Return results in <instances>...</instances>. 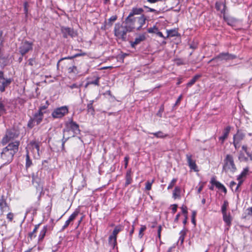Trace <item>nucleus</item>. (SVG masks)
<instances>
[{"label":"nucleus","mask_w":252,"mask_h":252,"mask_svg":"<svg viewBox=\"0 0 252 252\" xmlns=\"http://www.w3.org/2000/svg\"><path fill=\"white\" fill-rule=\"evenodd\" d=\"M216 184L215 185V186L218 188L219 189H222L224 192H226V188H225V187L222 185L219 182H217V183H216Z\"/></svg>","instance_id":"38"},{"label":"nucleus","mask_w":252,"mask_h":252,"mask_svg":"<svg viewBox=\"0 0 252 252\" xmlns=\"http://www.w3.org/2000/svg\"><path fill=\"white\" fill-rule=\"evenodd\" d=\"M14 215L13 213L10 212L7 215V219L10 221H11L13 219Z\"/></svg>","instance_id":"56"},{"label":"nucleus","mask_w":252,"mask_h":252,"mask_svg":"<svg viewBox=\"0 0 252 252\" xmlns=\"http://www.w3.org/2000/svg\"><path fill=\"white\" fill-rule=\"evenodd\" d=\"M61 31L63 37L65 38H67L68 36L73 38L77 35V32L71 28L63 26L61 28Z\"/></svg>","instance_id":"7"},{"label":"nucleus","mask_w":252,"mask_h":252,"mask_svg":"<svg viewBox=\"0 0 252 252\" xmlns=\"http://www.w3.org/2000/svg\"><path fill=\"white\" fill-rule=\"evenodd\" d=\"M153 183V181H152V182L148 181L146 183L145 189L146 190H150L151 189L152 185Z\"/></svg>","instance_id":"50"},{"label":"nucleus","mask_w":252,"mask_h":252,"mask_svg":"<svg viewBox=\"0 0 252 252\" xmlns=\"http://www.w3.org/2000/svg\"><path fill=\"white\" fill-rule=\"evenodd\" d=\"M162 229V227L161 225H159L158 226V238L160 239L161 237V231Z\"/></svg>","instance_id":"59"},{"label":"nucleus","mask_w":252,"mask_h":252,"mask_svg":"<svg viewBox=\"0 0 252 252\" xmlns=\"http://www.w3.org/2000/svg\"><path fill=\"white\" fill-rule=\"evenodd\" d=\"M177 182L176 179H173L169 185H168L167 187V189H169L173 188V187L174 186L175 183Z\"/></svg>","instance_id":"49"},{"label":"nucleus","mask_w":252,"mask_h":252,"mask_svg":"<svg viewBox=\"0 0 252 252\" xmlns=\"http://www.w3.org/2000/svg\"><path fill=\"white\" fill-rule=\"evenodd\" d=\"M164 111V108H163V107L162 106H161L158 111L157 112V115L159 117H162V112H163Z\"/></svg>","instance_id":"53"},{"label":"nucleus","mask_w":252,"mask_h":252,"mask_svg":"<svg viewBox=\"0 0 252 252\" xmlns=\"http://www.w3.org/2000/svg\"><path fill=\"white\" fill-rule=\"evenodd\" d=\"M158 31V28L156 26H154L153 28H150L148 29V32L149 33H156Z\"/></svg>","instance_id":"40"},{"label":"nucleus","mask_w":252,"mask_h":252,"mask_svg":"<svg viewBox=\"0 0 252 252\" xmlns=\"http://www.w3.org/2000/svg\"><path fill=\"white\" fill-rule=\"evenodd\" d=\"M228 206V202L227 200H224L221 208L222 214L226 213Z\"/></svg>","instance_id":"34"},{"label":"nucleus","mask_w":252,"mask_h":252,"mask_svg":"<svg viewBox=\"0 0 252 252\" xmlns=\"http://www.w3.org/2000/svg\"><path fill=\"white\" fill-rule=\"evenodd\" d=\"M186 158L187 162L189 168L193 170L194 171H198L197 166L195 163V161L192 159V156L190 154H187Z\"/></svg>","instance_id":"14"},{"label":"nucleus","mask_w":252,"mask_h":252,"mask_svg":"<svg viewBox=\"0 0 252 252\" xmlns=\"http://www.w3.org/2000/svg\"><path fill=\"white\" fill-rule=\"evenodd\" d=\"M12 79L11 78H4L0 80V92L2 93L5 90V88L7 87L12 82Z\"/></svg>","instance_id":"13"},{"label":"nucleus","mask_w":252,"mask_h":252,"mask_svg":"<svg viewBox=\"0 0 252 252\" xmlns=\"http://www.w3.org/2000/svg\"><path fill=\"white\" fill-rule=\"evenodd\" d=\"M146 39V36L144 34H140L135 38L134 41H130V45L132 48H135V46L140 44L142 41Z\"/></svg>","instance_id":"16"},{"label":"nucleus","mask_w":252,"mask_h":252,"mask_svg":"<svg viewBox=\"0 0 252 252\" xmlns=\"http://www.w3.org/2000/svg\"><path fill=\"white\" fill-rule=\"evenodd\" d=\"M236 186H237L236 183L234 181H231L230 183V187L232 190H233V188Z\"/></svg>","instance_id":"62"},{"label":"nucleus","mask_w":252,"mask_h":252,"mask_svg":"<svg viewBox=\"0 0 252 252\" xmlns=\"http://www.w3.org/2000/svg\"><path fill=\"white\" fill-rule=\"evenodd\" d=\"M245 137V134L240 130H238L237 133L234 135L233 140H236L237 143H240V142Z\"/></svg>","instance_id":"19"},{"label":"nucleus","mask_w":252,"mask_h":252,"mask_svg":"<svg viewBox=\"0 0 252 252\" xmlns=\"http://www.w3.org/2000/svg\"><path fill=\"white\" fill-rule=\"evenodd\" d=\"M74 59V58L73 57V56H68V57H66L63 58L61 59L59 61V62H58V63H57V66L59 65V64L60 62H61L62 61H63L64 60H67V59L71 60V59Z\"/></svg>","instance_id":"58"},{"label":"nucleus","mask_w":252,"mask_h":252,"mask_svg":"<svg viewBox=\"0 0 252 252\" xmlns=\"http://www.w3.org/2000/svg\"><path fill=\"white\" fill-rule=\"evenodd\" d=\"M128 159H129L128 157H127V156L125 157V158H124V161L125 162V168H126L127 166Z\"/></svg>","instance_id":"61"},{"label":"nucleus","mask_w":252,"mask_h":252,"mask_svg":"<svg viewBox=\"0 0 252 252\" xmlns=\"http://www.w3.org/2000/svg\"><path fill=\"white\" fill-rule=\"evenodd\" d=\"M180 236L179 240L181 241V243H183L184 241V237L186 234V231L184 229L181 230L180 232Z\"/></svg>","instance_id":"37"},{"label":"nucleus","mask_w":252,"mask_h":252,"mask_svg":"<svg viewBox=\"0 0 252 252\" xmlns=\"http://www.w3.org/2000/svg\"><path fill=\"white\" fill-rule=\"evenodd\" d=\"M32 164V160L31 159L29 153L28 151H27V154L26 155V169L29 168L30 167H31Z\"/></svg>","instance_id":"27"},{"label":"nucleus","mask_w":252,"mask_h":252,"mask_svg":"<svg viewBox=\"0 0 252 252\" xmlns=\"http://www.w3.org/2000/svg\"><path fill=\"white\" fill-rule=\"evenodd\" d=\"M87 109H88V111L89 112H91L92 113H93L94 112V109L93 106V105H91V104H88Z\"/></svg>","instance_id":"54"},{"label":"nucleus","mask_w":252,"mask_h":252,"mask_svg":"<svg viewBox=\"0 0 252 252\" xmlns=\"http://www.w3.org/2000/svg\"><path fill=\"white\" fill-rule=\"evenodd\" d=\"M43 118V114L37 112L33 115V117L29 121L28 126L32 127L34 126L39 125L42 121Z\"/></svg>","instance_id":"5"},{"label":"nucleus","mask_w":252,"mask_h":252,"mask_svg":"<svg viewBox=\"0 0 252 252\" xmlns=\"http://www.w3.org/2000/svg\"><path fill=\"white\" fill-rule=\"evenodd\" d=\"M81 86V85H77L76 83L73 84L72 85L68 86L70 89H73L74 88H80Z\"/></svg>","instance_id":"57"},{"label":"nucleus","mask_w":252,"mask_h":252,"mask_svg":"<svg viewBox=\"0 0 252 252\" xmlns=\"http://www.w3.org/2000/svg\"><path fill=\"white\" fill-rule=\"evenodd\" d=\"M68 112L67 106H62L55 109L52 113V116L55 118H60L63 117Z\"/></svg>","instance_id":"6"},{"label":"nucleus","mask_w":252,"mask_h":252,"mask_svg":"<svg viewBox=\"0 0 252 252\" xmlns=\"http://www.w3.org/2000/svg\"><path fill=\"white\" fill-rule=\"evenodd\" d=\"M150 134L154 135L155 137L158 138H164L168 136L167 134H165L161 131H158L156 132H152L150 133Z\"/></svg>","instance_id":"26"},{"label":"nucleus","mask_w":252,"mask_h":252,"mask_svg":"<svg viewBox=\"0 0 252 252\" xmlns=\"http://www.w3.org/2000/svg\"><path fill=\"white\" fill-rule=\"evenodd\" d=\"M143 11L142 8L133 7L128 15L129 17H133L135 15L141 14Z\"/></svg>","instance_id":"20"},{"label":"nucleus","mask_w":252,"mask_h":252,"mask_svg":"<svg viewBox=\"0 0 252 252\" xmlns=\"http://www.w3.org/2000/svg\"><path fill=\"white\" fill-rule=\"evenodd\" d=\"M177 205L176 204L173 205L172 210L173 213H175L177 211Z\"/></svg>","instance_id":"64"},{"label":"nucleus","mask_w":252,"mask_h":252,"mask_svg":"<svg viewBox=\"0 0 252 252\" xmlns=\"http://www.w3.org/2000/svg\"><path fill=\"white\" fill-rule=\"evenodd\" d=\"M180 189L178 187H176L173 192V197L175 199L180 196Z\"/></svg>","instance_id":"33"},{"label":"nucleus","mask_w":252,"mask_h":252,"mask_svg":"<svg viewBox=\"0 0 252 252\" xmlns=\"http://www.w3.org/2000/svg\"><path fill=\"white\" fill-rule=\"evenodd\" d=\"M181 209L182 211V213L184 214V216H187L188 215L187 207L186 206H183L181 207Z\"/></svg>","instance_id":"55"},{"label":"nucleus","mask_w":252,"mask_h":252,"mask_svg":"<svg viewBox=\"0 0 252 252\" xmlns=\"http://www.w3.org/2000/svg\"><path fill=\"white\" fill-rule=\"evenodd\" d=\"M46 103L47 104L46 105L41 106H40L39 107V110L38 111V112H40L42 114H44V113H45V112H43V111L45 110L47 108V106L48 105V101H46Z\"/></svg>","instance_id":"45"},{"label":"nucleus","mask_w":252,"mask_h":252,"mask_svg":"<svg viewBox=\"0 0 252 252\" xmlns=\"http://www.w3.org/2000/svg\"><path fill=\"white\" fill-rule=\"evenodd\" d=\"M239 159L241 161H247L248 160V158L244 156L243 154H240Z\"/></svg>","instance_id":"52"},{"label":"nucleus","mask_w":252,"mask_h":252,"mask_svg":"<svg viewBox=\"0 0 252 252\" xmlns=\"http://www.w3.org/2000/svg\"><path fill=\"white\" fill-rule=\"evenodd\" d=\"M237 180L239 181V182H238V184L237 185V186L235 187V189L234 190V191L235 192L239 191V188L241 186V185L242 184V183H243V182L244 181V179H239V180Z\"/></svg>","instance_id":"46"},{"label":"nucleus","mask_w":252,"mask_h":252,"mask_svg":"<svg viewBox=\"0 0 252 252\" xmlns=\"http://www.w3.org/2000/svg\"><path fill=\"white\" fill-rule=\"evenodd\" d=\"M124 24L127 29V31L130 32L134 29H136V19L128 15L125 19Z\"/></svg>","instance_id":"9"},{"label":"nucleus","mask_w":252,"mask_h":252,"mask_svg":"<svg viewBox=\"0 0 252 252\" xmlns=\"http://www.w3.org/2000/svg\"><path fill=\"white\" fill-rule=\"evenodd\" d=\"M131 169H129L127 171L126 175V183L125 186L126 187L128 185L130 184L132 182V178H131Z\"/></svg>","instance_id":"22"},{"label":"nucleus","mask_w":252,"mask_h":252,"mask_svg":"<svg viewBox=\"0 0 252 252\" xmlns=\"http://www.w3.org/2000/svg\"><path fill=\"white\" fill-rule=\"evenodd\" d=\"M47 226H44L42 230L40 231V234L38 236V242L42 241L47 232Z\"/></svg>","instance_id":"24"},{"label":"nucleus","mask_w":252,"mask_h":252,"mask_svg":"<svg viewBox=\"0 0 252 252\" xmlns=\"http://www.w3.org/2000/svg\"><path fill=\"white\" fill-rule=\"evenodd\" d=\"M236 142L237 141L236 140H233V144H234V147L236 149H237L239 148L240 145H239V143H237Z\"/></svg>","instance_id":"63"},{"label":"nucleus","mask_w":252,"mask_h":252,"mask_svg":"<svg viewBox=\"0 0 252 252\" xmlns=\"http://www.w3.org/2000/svg\"><path fill=\"white\" fill-rule=\"evenodd\" d=\"M17 136V135L16 134V133L13 130H7L5 136L3 138L2 140V143L3 145L6 144L11 139H14Z\"/></svg>","instance_id":"12"},{"label":"nucleus","mask_w":252,"mask_h":252,"mask_svg":"<svg viewBox=\"0 0 252 252\" xmlns=\"http://www.w3.org/2000/svg\"><path fill=\"white\" fill-rule=\"evenodd\" d=\"M28 62H29V64L30 65L32 66L35 63V61L34 59L31 58L29 60Z\"/></svg>","instance_id":"60"},{"label":"nucleus","mask_w":252,"mask_h":252,"mask_svg":"<svg viewBox=\"0 0 252 252\" xmlns=\"http://www.w3.org/2000/svg\"><path fill=\"white\" fill-rule=\"evenodd\" d=\"M32 144L33 148L36 149L37 152H38V151H39V145L38 143L36 142H33L32 143Z\"/></svg>","instance_id":"51"},{"label":"nucleus","mask_w":252,"mask_h":252,"mask_svg":"<svg viewBox=\"0 0 252 252\" xmlns=\"http://www.w3.org/2000/svg\"><path fill=\"white\" fill-rule=\"evenodd\" d=\"M108 242L109 245L114 248L117 244V237L113 236L111 235H110L109 237Z\"/></svg>","instance_id":"29"},{"label":"nucleus","mask_w":252,"mask_h":252,"mask_svg":"<svg viewBox=\"0 0 252 252\" xmlns=\"http://www.w3.org/2000/svg\"><path fill=\"white\" fill-rule=\"evenodd\" d=\"M223 220L227 224V225L230 226L231 223L232 219L230 214H227V213L222 214Z\"/></svg>","instance_id":"23"},{"label":"nucleus","mask_w":252,"mask_h":252,"mask_svg":"<svg viewBox=\"0 0 252 252\" xmlns=\"http://www.w3.org/2000/svg\"><path fill=\"white\" fill-rule=\"evenodd\" d=\"M117 18V16H111L109 19H108V22L107 24V25H108L109 27H111L112 26V22H114L116 20Z\"/></svg>","instance_id":"39"},{"label":"nucleus","mask_w":252,"mask_h":252,"mask_svg":"<svg viewBox=\"0 0 252 252\" xmlns=\"http://www.w3.org/2000/svg\"><path fill=\"white\" fill-rule=\"evenodd\" d=\"M14 155L4 148L1 153V159L3 164H6L11 162L13 159Z\"/></svg>","instance_id":"10"},{"label":"nucleus","mask_w":252,"mask_h":252,"mask_svg":"<svg viewBox=\"0 0 252 252\" xmlns=\"http://www.w3.org/2000/svg\"><path fill=\"white\" fill-rule=\"evenodd\" d=\"M114 31L115 35L119 39H121L123 40L126 39V33L129 32L127 31L125 26L120 23L115 24Z\"/></svg>","instance_id":"3"},{"label":"nucleus","mask_w":252,"mask_h":252,"mask_svg":"<svg viewBox=\"0 0 252 252\" xmlns=\"http://www.w3.org/2000/svg\"><path fill=\"white\" fill-rule=\"evenodd\" d=\"M0 208L2 212L8 211L9 210V206H8L6 200L3 199V196L0 199Z\"/></svg>","instance_id":"18"},{"label":"nucleus","mask_w":252,"mask_h":252,"mask_svg":"<svg viewBox=\"0 0 252 252\" xmlns=\"http://www.w3.org/2000/svg\"><path fill=\"white\" fill-rule=\"evenodd\" d=\"M39 225L40 224L35 225L32 231L29 233V237H30L31 240H32L33 237L34 238L36 237L35 233L36 232Z\"/></svg>","instance_id":"31"},{"label":"nucleus","mask_w":252,"mask_h":252,"mask_svg":"<svg viewBox=\"0 0 252 252\" xmlns=\"http://www.w3.org/2000/svg\"><path fill=\"white\" fill-rule=\"evenodd\" d=\"M230 126H227V127H226L224 129V131L223 132V135L220 137L219 139L221 141V142H223V141L227 138V136H228V135L229 133V131L230 130Z\"/></svg>","instance_id":"21"},{"label":"nucleus","mask_w":252,"mask_h":252,"mask_svg":"<svg viewBox=\"0 0 252 252\" xmlns=\"http://www.w3.org/2000/svg\"><path fill=\"white\" fill-rule=\"evenodd\" d=\"M32 42L28 41L22 42L19 48V52L22 56H24L30 51L32 50Z\"/></svg>","instance_id":"8"},{"label":"nucleus","mask_w":252,"mask_h":252,"mask_svg":"<svg viewBox=\"0 0 252 252\" xmlns=\"http://www.w3.org/2000/svg\"><path fill=\"white\" fill-rule=\"evenodd\" d=\"M39 179L37 178L32 177V182L33 184H36L37 185H35L36 188L37 189L38 187H40Z\"/></svg>","instance_id":"42"},{"label":"nucleus","mask_w":252,"mask_h":252,"mask_svg":"<svg viewBox=\"0 0 252 252\" xmlns=\"http://www.w3.org/2000/svg\"><path fill=\"white\" fill-rule=\"evenodd\" d=\"M236 58V56L235 55L229 54L228 52H222L212 59L209 63L214 62L218 65L223 61L227 62Z\"/></svg>","instance_id":"2"},{"label":"nucleus","mask_w":252,"mask_h":252,"mask_svg":"<svg viewBox=\"0 0 252 252\" xmlns=\"http://www.w3.org/2000/svg\"><path fill=\"white\" fill-rule=\"evenodd\" d=\"M72 221L69 220V219H68L65 222V223L64 224L63 226L62 227V228L61 229V231H63V230H64L66 228H67L68 227V226L70 224V223Z\"/></svg>","instance_id":"47"},{"label":"nucleus","mask_w":252,"mask_h":252,"mask_svg":"<svg viewBox=\"0 0 252 252\" xmlns=\"http://www.w3.org/2000/svg\"><path fill=\"white\" fill-rule=\"evenodd\" d=\"M20 142L17 141L10 143L6 147L5 149L7 150L10 153H11L12 155H14L18 152Z\"/></svg>","instance_id":"11"},{"label":"nucleus","mask_w":252,"mask_h":252,"mask_svg":"<svg viewBox=\"0 0 252 252\" xmlns=\"http://www.w3.org/2000/svg\"><path fill=\"white\" fill-rule=\"evenodd\" d=\"M146 227L145 225H142L140 227L139 232V237L141 238L143 236V232L146 230Z\"/></svg>","instance_id":"41"},{"label":"nucleus","mask_w":252,"mask_h":252,"mask_svg":"<svg viewBox=\"0 0 252 252\" xmlns=\"http://www.w3.org/2000/svg\"><path fill=\"white\" fill-rule=\"evenodd\" d=\"M223 19L227 23V24L230 26H232L235 23L234 19L226 16L225 14H223Z\"/></svg>","instance_id":"32"},{"label":"nucleus","mask_w":252,"mask_h":252,"mask_svg":"<svg viewBox=\"0 0 252 252\" xmlns=\"http://www.w3.org/2000/svg\"><path fill=\"white\" fill-rule=\"evenodd\" d=\"M90 85H94L96 86H99V78L97 77L94 80L90 81H89Z\"/></svg>","instance_id":"44"},{"label":"nucleus","mask_w":252,"mask_h":252,"mask_svg":"<svg viewBox=\"0 0 252 252\" xmlns=\"http://www.w3.org/2000/svg\"><path fill=\"white\" fill-rule=\"evenodd\" d=\"M196 215V212L195 211H192V214H191V222L194 225H196V221H195Z\"/></svg>","instance_id":"43"},{"label":"nucleus","mask_w":252,"mask_h":252,"mask_svg":"<svg viewBox=\"0 0 252 252\" xmlns=\"http://www.w3.org/2000/svg\"><path fill=\"white\" fill-rule=\"evenodd\" d=\"M65 126L66 128L63 130V133H65V132H69L70 130H71L73 132L74 134H77L79 133L80 129L79 125L72 120L66 123Z\"/></svg>","instance_id":"4"},{"label":"nucleus","mask_w":252,"mask_h":252,"mask_svg":"<svg viewBox=\"0 0 252 252\" xmlns=\"http://www.w3.org/2000/svg\"><path fill=\"white\" fill-rule=\"evenodd\" d=\"M224 164L222 169L225 172L234 173L237 168L234 163L233 157L231 155H227L223 160Z\"/></svg>","instance_id":"1"},{"label":"nucleus","mask_w":252,"mask_h":252,"mask_svg":"<svg viewBox=\"0 0 252 252\" xmlns=\"http://www.w3.org/2000/svg\"><path fill=\"white\" fill-rule=\"evenodd\" d=\"M201 77V75L199 74H197L193 77V78L187 83V87H190L192 85H193L196 81Z\"/></svg>","instance_id":"28"},{"label":"nucleus","mask_w":252,"mask_h":252,"mask_svg":"<svg viewBox=\"0 0 252 252\" xmlns=\"http://www.w3.org/2000/svg\"><path fill=\"white\" fill-rule=\"evenodd\" d=\"M134 18L136 19V23L138 25V26H136V30H140L145 24L146 18L144 15H142L139 17Z\"/></svg>","instance_id":"15"},{"label":"nucleus","mask_w":252,"mask_h":252,"mask_svg":"<svg viewBox=\"0 0 252 252\" xmlns=\"http://www.w3.org/2000/svg\"><path fill=\"white\" fill-rule=\"evenodd\" d=\"M248 172H249V168L248 167H246V168H244L243 169V170L242 171V172L241 173V174L239 176H238V177L237 178V180L244 179V180L245 179V178H246L247 175L248 174Z\"/></svg>","instance_id":"25"},{"label":"nucleus","mask_w":252,"mask_h":252,"mask_svg":"<svg viewBox=\"0 0 252 252\" xmlns=\"http://www.w3.org/2000/svg\"><path fill=\"white\" fill-rule=\"evenodd\" d=\"M123 227L122 226H121V225L116 226L115 227L114 229L113 230L112 234H111V235H112L113 236H115V237H117V234L120 231H121L123 230Z\"/></svg>","instance_id":"30"},{"label":"nucleus","mask_w":252,"mask_h":252,"mask_svg":"<svg viewBox=\"0 0 252 252\" xmlns=\"http://www.w3.org/2000/svg\"><path fill=\"white\" fill-rule=\"evenodd\" d=\"M226 5L220 1H217L215 3V8L218 11H220L223 14H225Z\"/></svg>","instance_id":"17"},{"label":"nucleus","mask_w":252,"mask_h":252,"mask_svg":"<svg viewBox=\"0 0 252 252\" xmlns=\"http://www.w3.org/2000/svg\"><path fill=\"white\" fill-rule=\"evenodd\" d=\"M69 73H75L77 71V67L75 65H73L72 66H70L68 69Z\"/></svg>","instance_id":"48"},{"label":"nucleus","mask_w":252,"mask_h":252,"mask_svg":"<svg viewBox=\"0 0 252 252\" xmlns=\"http://www.w3.org/2000/svg\"><path fill=\"white\" fill-rule=\"evenodd\" d=\"M79 213V210L76 209L69 217L68 219L71 221H73Z\"/></svg>","instance_id":"35"},{"label":"nucleus","mask_w":252,"mask_h":252,"mask_svg":"<svg viewBox=\"0 0 252 252\" xmlns=\"http://www.w3.org/2000/svg\"><path fill=\"white\" fill-rule=\"evenodd\" d=\"M167 33H168V34H167V36H166V37H165V36L163 35V34L162 33V32H159L158 31V32L156 33V34H157L158 36H160V37H162V38H164V39H165L166 38H167V37H169V36H174V35H175V34H171V31H167Z\"/></svg>","instance_id":"36"}]
</instances>
